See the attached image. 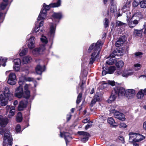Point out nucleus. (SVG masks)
<instances>
[{
	"instance_id": "69168bd1",
	"label": "nucleus",
	"mask_w": 146,
	"mask_h": 146,
	"mask_svg": "<svg viewBox=\"0 0 146 146\" xmlns=\"http://www.w3.org/2000/svg\"><path fill=\"white\" fill-rule=\"evenodd\" d=\"M94 98L95 99H96L97 101H98L100 100V97L97 94H96V95L94 96Z\"/></svg>"
},
{
	"instance_id": "5701e85b",
	"label": "nucleus",
	"mask_w": 146,
	"mask_h": 146,
	"mask_svg": "<svg viewBox=\"0 0 146 146\" xmlns=\"http://www.w3.org/2000/svg\"><path fill=\"white\" fill-rule=\"evenodd\" d=\"M146 94V88L144 89H141L137 94V97L139 99L142 98Z\"/></svg>"
},
{
	"instance_id": "338daca9",
	"label": "nucleus",
	"mask_w": 146,
	"mask_h": 146,
	"mask_svg": "<svg viewBox=\"0 0 146 146\" xmlns=\"http://www.w3.org/2000/svg\"><path fill=\"white\" fill-rule=\"evenodd\" d=\"M89 121V119L88 118L85 119L82 121V122L84 123H87Z\"/></svg>"
},
{
	"instance_id": "4468645a",
	"label": "nucleus",
	"mask_w": 146,
	"mask_h": 146,
	"mask_svg": "<svg viewBox=\"0 0 146 146\" xmlns=\"http://www.w3.org/2000/svg\"><path fill=\"white\" fill-rule=\"evenodd\" d=\"M135 90L133 89H128L126 90L125 96L128 99H132L135 96Z\"/></svg>"
},
{
	"instance_id": "5fc2aeb1",
	"label": "nucleus",
	"mask_w": 146,
	"mask_h": 146,
	"mask_svg": "<svg viewBox=\"0 0 146 146\" xmlns=\"http://www.w3.org/2000/svg\"><path fill=\"white\" fill-rule=\"evenodd\" d=\"M13 68L16 72L18 71L20 69V65H14L13 67Z\"/></svg>"
},
{
	"instance_id": "79ce46f5",
	"label": "nucleus",
	"mask_w": 146,
	"mask_h": 146,
	"mask_svg": "<svg viewBox=\"0 0 146 146\" xmlns=\"http://www.w3.org/2000/svg\"><path fill=\"white\" fill-rule=\"evenodd\" d=\"M141 67V65L139 63L135 64L134 65V68L135 70H139Z\"/></svg>"
},
{
	"instance_id": "9b49d317",
	"label": "nucleus",
	"mask_w": 146,
	"mask_h": 146,
	"mask_svg": "<svg viewBox=\"0 0 146 146\" xmlns=\"http://www.w3.org/2000/svg\"><path fill=\"white\" fill-rule=\"evenodd\" d=\"M16 76L15 73L11 72L9 75L8 83L11 85H15L17 81Z\"/></svg>"
},
{
	"instance_id": "0e129e2a",
	"label": "nucleus",
	"mask_w": 146,
	"mask_h": 146,
	"mask_svg": "<svg viewBox=\"0 0 146 146\" xmlns=\"http://www.w3.org/2000/svg\"><path fill=\"white\" fill-rule=\"evenodd\" d=\"M25 80L26 81L31 82L33 80V78L29 77H25Z\"/></svg>"
},
{
	"instance_id": "c85d7f7f",
	"label": "nucleus",
	"mask_w": 146,
	"mask_h": 146,
	"mask_svg": "<svg viewBox=\"0 0 146 146\" xmlns=\"http://www.w3.org/2000/svg\"><path fill=\"white\" fill-rule=\"evenodd\" d=\"M145 137L142 135L136 133V142H139L144 139Z\"/></svg>"
},
{
	"instance_id": "603ef678",
	"label": "nucleus",
	"mask_w": 146,
	"mask_h": 146,
	"mask_svg": "<svg viewBox=\"0 0 146 146\" xmlns=\"http://www.w3.org/2000/svg\"><path fill=\"white\" fill-rule=\"evenodd\" d=\"M15 130L18 133H19L21 131V126L19 124H18L16 126Z\"/></svg>"
},
{
	"instance_id": "6e6d98bb",
	"label": "nucleus",
	"mask_w": 146,
	"mask_h": 146,
	"mask_svg": "<svg viewBox=\"0 0 146 146\" xmlns=\"http://www.w3.org/2000/svg\"><path fill=\"white\" fill-rule=\"evenodd\" d=\"M107 83L109 84L112 86H113L115 85V82L113 81L108 80Z\"/></svg>"
},
{
	"instance_id": "f704fd0d",
	"label": "nucleus",
	"mask_w": 146,
	"mask_h": 146,
	"mask_svg": "<svg viewBox=\"0 0 146 146\" xmlns=\"http://www.w3.org/2000/svg\"><path fill=\"white\" fill-rule=\"evenodd\" d=\"M28 51V49L27 48H23L20 50L19 51V55L21 56H23L25 55Z\"/></svg>"
},
{
	"instance_id": "cd10ccee",
	"label": "nucleus",
	"mask_w": 146,
	"mask_h": 146,
	"mask_svg": "<svg viewBox=\"0 0 146 146\" xmlns=\"http://www.w3.org/2000/svg\"><path fill=\"white\" fill-rule=\"evenodd\" d=\"M32 59L31 57L30 56H25L23 58L22 63L23 64H27L31 62Z\"/></svg>"
},
{
	"instance_id": "2f4dec72",
	"label": "nucleus",
	"mask_w": 146,
	"mask_h": 146,
	"mask_svg": "<svg viewBox=\"0 0 146 146\" xmlns=\"http://www.w3.org/2000/svg\"><path fill=\"white\" fill-rule=\"evenodd\" d=\"M133 17H136L135 19H137L139 21L140 20L143 18V15L141 12H137L134 14Z\"/></svg>"
},
{
	"instance_id": "0eeeda50",
	"label": "nucleus",
	"mask_w": 146,
	"mask_h": 146,
	"mask_svg": "<svg viewBox=\"0 0 146 146\" xmlns=\"http://www.w3.org/2000/svg\"><path fill=\"white\" fill-rule=\"evenodd\" d=\"M110 112L111 113H113L114 116L119 120L123 121L125 120V115L123 113L116 111L115 109H112L110 110Z\"/></svg>"
},
{
	"instance_id": "2eb2a0df",
	"label": "nucleus",
	"mask_w": 146,
	"mask_h": 146,
	"mask_svg": "<svg viewBox=\"0 0 146 146\" xmlns=\"http://www.w3.org/2000/svg\"><path fill=\"white\" fill-rule=\"evenodd\" d=\"M115 70V68L114 66H111L107 68H103V70L102 71V75L104 76L107 74H112Z\"/></svg>"
},
{
	"instance_id": "f257e3e1",
	"label": "nucleus",
	"mask_w": 146,
	"mask_h": 146,
	"mask_svg": "<svg viewBox=\"0 0 146 146\" xmlns=\"http://www.w3.org/2000/svg\"><path fill=\"white\" fill-rule=\"evenodd\" d=\"M8 122V119L7 118H3L2 115H0V134L3 135L4 145L8 144L7 146H12L13 143V138L10 132L6 130L5 127Z\"/></svg>"
},
{
	"instance_id": "393cba45",
	"label": "nucleus",
	"mask_w": 146,
	"mask_h": 146,
	"mask_svg": "<svg viewBox=\"0 0 146 146\" xmlns=\"http://www.w3.org/2000/svg\"><path fill=\"white\" fill-rule=\"evenodd\" d=\"M45 70L44 66H41L39 65H38L36 68V71L37 74H41L42 72Z\"/></svg>"
},
{
	"instance_id": "4d7b16f0",
	"label": "nucleus",
	"mask_w": 146,
	"mask_h": 146,
	"mask_svg": "<svg viewBox=\"0 0 146 146\" xmlns=\"http://www.w3.org/2000/svg\"><path fill=\"white\" fill-rule=\"evenodd\" d=\"M119 126L120 128L123 127L125 128L126 127L127 125L125 123H121L119 124Z\"/></svg>"
},
{
	"instance_id": "1a4fd4ad",
	"label": "nucleus",
	"mask_w": 146,
	"mask_h": 146,
	"mask_svg": "<svg viewBox=\"0 0 146 146\" xmlns=\"http://www.w3.org/2000/svg\"><path fill=\"white\" fill-rule=\"evenodd\" d=\"M56 3H54L50 4L49 5H46L45 3H44L43 7L41 10H45L46 12L51 7H57L60 5L61 3L60 0H57Z\"/></svg>"
},
{
	"instance_id": "473e14b6",
	"label": "nucleus",
	"mask_w": 146,
	"mask_h": 146,
	"mask_svg": "<svg viewBox=\"0 0 146 146\" xmlns=\"http://www.w3.org/2000/svg\"><path fill=\"white\" fill-rule=\"evenodd\" d=\"M124 62L122 60H120L117 62L115 64V65L118 69H122L121 68L124 65Z\"/></svg>"
},
{
	"instance_id": "09e8293b",
	"label": "nucleus",
	"mask_w": 146,
	"mask_h": 146,
	"mask_svg": "<svg viewBox=\"0 0 146 146\" xmlns=\"http://www.w3.org/2000/svg\"><path fill=\"white\" fill-rule=\"evenodd\" d=\"M143 54L141 52H137L135 53V57L137 58H141Z\"/></svg>"
},
{
	"instance_id": "f03ea898",
	"label": "nucleus",
	"mask_w": 146,
	"mask_h": 146,
	"mask_svg": "<svg viewBox=\"0 0 146 146\" xmlns=\"http://www.w3.org/2000/svg\"><path fill=\"white\" fill-rule=\"evenodd\" d=\"M102 45L101 41L98 40L96 43H93L89 47L88 52V53H92L89 59V65H92L94 61L99 59V54Z\"/></svg>"
},
{
	"instance_id": "aec40b11",
	"label": "nucleus",
	"mask_w": 146,
	"mask_h": 146,
	"mask_svg": "<svg viewBox=\"0 0 146 146\" xmlns=\"http://www.w3.org/2000/svg\"><path fill=\"white\" fill-rule=\"evenodd\" d=\"M47 13L45 10H41L37 19V21L43 20L46 19Z\"/></svg>"
},
{
	"instance_id": "ddd939ff",
	"label": "nucleus",
	"mask_w": 146,
	"mask_h": 146,
	"mask_svg": "<svg viewBox=\"0 0 146 146\" xmlns=\"http://www.w3.org/2000/svg\"><path fill=\"white\" fill-rule=\"evenodd\" d=\"M60 135L61 137H64L67 145L68 143L72 139L71 135L68 133L64 132L62 133L60 132Z\"/></svg>"
},
{
	"instance_id": "39448f33",
	"label": "nucleus",
	"mask_w": 146,
	"mask_h": 146,
	"mask_svg": "<svg viewBox=\"0 0 146 146\" xmlns=\"http://www.w3.org/2000/svg\"><path fill=\"white\" fill-rule=\"evenodd\" d=\"M133 74V71L131 69H125L123 71L122 69H118L116 70L115 74L117 75L121 74L123 77L127 78L131 76Z\"/></svg>"
},
{
	"instance_id": "20e7f679",
	"label": "nucleus",
	"mask_w": 146,
	"mask_h": 146,
	"mask_svg": "<svg viewBox=\"0 0 146 146\" xmlns=\"http://www.w3.org/2000/svg\"><path fill=\"white\" fill-rule=\"evenodd\" d=\"M15 96L18 98H23L27 99L29 98L24 91H23L22 86H19L16 88Z\"/></svg>"
},
{
	"instance_id": "a211bd4d",
	"label": "nucleus",
	"mask_w": 146,
	"mask_h": 146,
	"mask_svg": "<svg viewBox=\"0 0 146 146\" xmlns=\"http://www.w3.org/2000/svg\"><path fill=\"white\" fill-rule=\"evenodd\" d=\"M62 16L61 13H54L52 15V21L54 22H58L59 20L62 18Z\"/></svg>"
},
{
	"instance_id": "a19ab883",
	"label": "nucleus",
	"mask_w": 146,
	"mask_h": 146,
	"mask_svg": "<svg viewBox=\"0 0 146 146\" xmlns=\"http://www.w3.org/2000/svg\"><path fill=\"white\" fill-rule=\"evenodd\" d=\"M7 58L4 57L0 56V62H4L2 64V66L4 67L6 65V62H7Z\"/></svg>"
},
{
	"instance_id": "f3484780",
	"label": "nucleus",
	"mask_w": 146,
	"mask_h": 146,
	"mask_svg": "<svg viewBox=\"0 0 146 146\" xmlns=\"http://www.w3.org/2000/svg\"><path fill=\"white\" fill-rule=\"evenodd\" d=\"M34 37L31 36L28 40V46L30 49H33L35 46V42Z\"/></svg>"
},
{
	"instance_id": "a878e982",
	"label": "nucleus",
	"mask_w": 146,
	"mask_h": 146,
	"mask_svg": "<svg viewBox=\"0 0 146 146\" xmlns=\"http://www.w3.org/2000/svg\"><path fill=\"white\" fill-rule=\"evenodd\" d=\"M27 102L26 101H21L18 106V110L19 111H22L26 107Z\"/></svg>"
},
{
	"instance_id": "72a5a7b5",
	"label": "nucleus",
	"mask_w": 146,
	"mask_h": 146,
	"mask_svg": "<svg viewBox=\"0 0 146 146\" xmlns=\"http://www.w3.org/2000/svg\"><path fill=\"white\" fill-rule=\"evenodd\" d=\"M86 77H84L83 78V80L82 81L81 83L80 84V88L82 89V91L83 90L85 87L86 80Z\"/></svg>"
},
{
	"instance_id": "58836bf2",
	"label": "nucleus",
	"mask_w": 146,
	"mask_h": 146,
	"mask_svg": "<svg viewBox=\"0 0 146 146\" xmlns=\"http://www.w3.org/2000/svg\"><path fill=\"white\" fill-rule=\"evenodd\" d=\"M108 122L111 125H112L113 126H115L114 124H115L114 120L112 117H109L108 119Z\"/></svg>"
},
{
	"instance_id": "7ed1b4c3",
	"label": "nucleus",
	"mask_w": 146,
	"mask_h": 146,
	"mask_svg": "<svg viewBox=\"0 0 146 146\" xmlns=\"http://www.w3.org/2000/svg\"><path fill=\"white\" fill-rule=\"evenodd\" d=\"M13 94L9 93L7 87H0V104L2 106H6L7 104V100H11L13 99Z\"/></svg>"
},
{
	"instance_id": "423d86ee",
	"label": "nucleus",
	"mask_w": 146,
	"mask_h": 146,
	"mask_svg": "<svg viewBox=\"0 0 146 146\" xmlns=\"http://www.w3.org/2000/svg\"><path fill=\"white\" fill-rule=\"evenodd\" d=\"M56 27V24L55 23H51L50 25V30L48 33V35L50 37L51 39L49 42L51 45L53 44L52 39L54 36Z\"/></svg>"
},
{
	"instance_id": "6e6552de",
	"label": "nucleus",
	"mask_w": 146,
	"mask_h": 146,
	"mask_svg": "<svg viewBox=\"0 0 146 146\" xmlns=\"http://www.w3.org/2000/svg\"><path fill=\"white\" fill-rule=\"evenodd\" d=\"M44 21L42 20L41 21L39 22L37 21L35 23V27L33 29V33H37L39 32L40 35L43 33V30L42 29L40 30L39 28L42 27L44 24Z\"/></svg>"
},
{
	"instance_id": "dca6fc26",
	"label": "nucleus",
	"mask_w": 146,
	"mask_h": 146,
	"mask_svg": "<svg viewBox=\"0 0 146 146\" xmlns=\"http://www.w3.org/2000/svg\"><path fill=\"white\" fill-rule=\"evenodd\" d=\"M6 109L7 113L8 111L9 110V113L8 114V117L9 118H12L15 114V107L12 106L10 107L9 106H7L6 107Z\"/></svg>"
},
{
	"instance_id": "e433bc0d",
	"label": "nucleus",
	"mask_w": 146,
	"mask_h": 146,
	"mask_svg": "<svg viewBox=\"0 0 146 146\" xmlns=\"http://www.w3.org/2000/svg\"><path fill=\"white\" fill-rule=\"evenodd\" d=\"M22 115L21 112H19L18 113L16 118V120L18 122H21L22 120Z\"/></svg>"
},
{
	"instance_id": "4c0bfd02",
	"label": "nucleus",
	"mask_w": 146,
	"mask_h": 146,
	"mask_svg": "<svg viewBox=\"0 0 146 146\" xmlns=\"http://www.w3.org/2000/svg\"><path fill=\"white\" fill-rule=\"evenodd\" d=\"M140 7L142 8H146V0H142L139 3Z\"/></svg>"
},
{
	"instance_id": "b1692460",
	"label": "nucleus",
	"mask_w": 146,
	"mask_h": 146,
	"mask_svg": "<svg viewBox=\"0 0 146 146\" xmlns=\"http://www.w3.org/2000/svg\"><path fill=\"white\" fill-rule=\"evenodd\" d=\"M40 40L42 43L40 46H42V47L44 46L45 47L47 44L48 43V41L46 37L44 35L42 34L41 37L40 38Z\"/></svg>"
},
{
	"instance_id": "3c124183",
	"label": "nucleus",
	"mask_w": 146,
	"mask_h": 146,
	"mask_svg": "<svg viewBox=\"0 0 146 146\" xmlns=\"http://www.w3.org/2000/svg\"><path fill=\"white\" fill-rule=\"evenodd\" d=\"M116 25L117 26H121L122 25H126V23H123L119 21H118L116 22Z\"/></svg>"
},
{
	"instance_id": "412c9836",
	"label": "nucleus",
	"mask_w": 146,
	"mask_h": 146,
	"mask_svg": "<svg viewBox=\"0 0 146 146\" xmlns=\"http://www.w3.org/2000/svg\"><path fill=\"white\" fill-rule=\"evenodd\" d=\"M126 39V38L123 36L119 38L116 42L115 46L117 47H119L122 45L124 42H125Z\"/></svg>"
},
{
	"instance_id": "c756f323",
	"label": "nucleus",
	"mask_w": 146,
	"mask_h": 146,
	"mask_svg": "<svg viewBox=\"0 0 146 146\" xmlns=\"http://www.w3.org/2000/svg\"><path fill=\"white\" fill-rule=\"evenodd\" d=\"M30 86V84H26L24 86V91L29 98L31 96L30 92L29 89Z\"/></svg>"
},
{
	"instance_id": "7c9ffc66",
	"label": "nucleus",
	"mask_w": 146,
	"mask_h": 146,
	"mask_svg": "<svg viewBox=\"0 0 146 146\" xmlns=\"http://www.w3.org/2000/svg\"><path fill=\"white\" fill-rule=\"evenodd\" d=\"M116 61L115 58L110 57L109 59L106 62V63L108 65H111L114 64Z\"/></svg>"
},
{
	"instance_id": "8fccbe9b",
	"label": "nucleus",
	"mask_w": 146,
	"mask_h": 146,
	"mask_svg": "<svg viewBox=\"0 0 146 146\" xmlns=\"http://www.w3.org/2000/svg\"><path fill=\"white\" fill-rule=\"evenodd\" d=\"M117 55V52H116L115 50H114L112 52V53L111 54L110 56V57L113 58H115V56Z\"/></svg>"
},
{
	"instance_id": "f8f14e48",
	"label": "nucleus",
	"mask_w": 146,
	"mask_h": 146,
	"mask_svg": "<svg viewBox=\"0 0 146 146\" xmlns=\"http://www.w3.org/2000/svg\"><path fill=\"white\" fill-rule=\"evenodd\" d=\"M114 92L117 94L119 96H125V92L126 90L123 88L115 87L114 88L113 90Z\"/></svg>"
},
{
	"instance_id": "37998d69",
	"label": "nucleus",
	"mask_w": 146,
	"mask_h": 146,
	"mask_svg": "<svg viewBox=\"0 0 146 146\" xmlns=\"http://www.w3.org/2000/svg\"><path fill=\"white\" fill-rule=\"evenodd\" d=\"M82 96V94L81 92L80 93L78 94L76 101V103L77 104H79L81 102Z\"/></svg>"
},
{
	"instance_id": "c9c22d12",
	"label": "nucleus",
	"mask_w": 146,
	"mask_h": 146,
	"mask_svg": "<svg viewBox=\"0 0 146 146\" xmlns=\"http://www.w3.org/2000/svg\"><path fill=\"white\" fill-rule=\"evenodd\" d=\"M26 81L25 77L22 76L19 78V86H22L23 83Z\"/></svg>"
},
{
	"instance_id": "bf43d9fd",
	"label": "nucleus",
	"mask_w": 146,
	"mask_h": 146,
	"mask_svg": "<svg viewBox=\"0 0 146 146\" xmlns=\"http://www.w3.org/2000/svg\"><path fill=\"white\" fill-rule=\"evenodd\" d=\"M139 3L138 1H134V2L133 3V5L134 7H136L139 4Z\"/></svg>"
},
{
	"instance_id": "a18cd8bd",
	"label": "nucleus",
	"mask_w": 146,
	"mask_h": 146,
	"mask_svg": "<svg viewBox=\"0 0 146 146\" xmlns=\"http://www.w3.org/2000/svg\"><path fill=\"white\" fill-rule=\"evenodd\" d=\"M13 62L15 65H19L21 63V60L19 58L15 59L13 60Z\"/></svg>"
},
{
	"instance_id": "864d4df0",
	"label": "nucleus",
	"mask_w": 146,
	"mask_h": 146,
	"mask_svg": "<svg viewBox=\"0 0 146 146\" xmlns=\"http://www.w3.org/2000/svg\"><path fill=\"white\" fill-rule=\"evenodd\" d=\"M141 31L140 30L135 29L134 30V33L137 36H139L141 34Z\"/></svg>"
},
{
	"instance_id": "774afa93",
	"label": "nucleus",
	"mask_w": 146,
	"mask_h": 146,
	"mask_svg": "<svg viewBox=\"0 0 146 146\" xmlns=\"http://www.w3.org/2000/svg\"><path fill=\"white\" fill-rule=\"evenodd\" d=\"M143 128L144 130H146V121L143 123Z\"/></svg>"
},
{
	"instance_id": "49530a36",
	"label": "nucleus",
	"mask_w": 146,
	"mask_h": 146,
	"mask_svg": "<svg viewBox=\"0 0 146 146\" xmlns=\"http://www.w3.org/2000/svg\"><path fill=\"white\" fill-rule=\"evenodd\" d=\"M129 6L127 4L125 5L122 7V10L123 11L125 12L129 10Z\"/></svg>"
},
{
	"instance_id": "4be33fe9",
	"label": "nucleus",
	"mask_w": 146,
	"mask_h": 146,
	"mask_svg": "<svg viewBox=\"0 0 146 146\" xmlns=\"http://www.w3.org/2000/svg\"><path fill=\"white\" fill-rule=\"evenodd\" d=\"M113 90L112 91L111 94L109 99L107 100V102L109 103H111L115 100L117 95L115 92Z\"/></svg>"
},
{
	"instance_id": "ea45409f",
	"label": "nucleus",
	"mask_w": 146,
	"mask_h": 146,
	"mask_svg": "<svg viewBox=\"0 0 146 146\" xmlns=\"http://www.w3.org/2000/svg\"><path fill=\"white\" fill-rule=\"evenodd\" d=\"M8 3L4 2H2L0 5V8L1 10L4 9L6 7L7 5H8Z\"/></svg>"
},
{
	"instance_id": "de8ad7c7",
	"label": "nucleus",
	"mask_w": 146,
	"mask_h": 146,
	"mask_svg": "<svg viewBox=\"0 0 146 146\" xmlns=\"http://www.w3.org/2000/svg\"><path fill=\"white\" fill-rule=\"evenodd\" d=\"M104 26L105 28L108 27L109 25V22L108 19L106 18L104 20Z\"/></svg>"
},
{
	"instance_id": "c03bdc74",
	"label": "nucleus",
	"mask_w": 146,
	"mask_h": 146,
	"mask_svg": "<svg viewBox=\"0 0 146 146\" xmlns=\"http://www.w3.org/2000/svg\"><path fill=\"white\" fill-rule=\"evenodd\" d=\"M78 133L80 135H83L84 137H88L89 136V134L86 132L79 131Z\"/></svg>"
},
{
	"instance_id": "6ab92c4d",
	"label": "nucleus",
	"mask_w": 146,
	"mask_h": 146,
	"mask_svg": "<svg viewBox=\"0 0 146 146\" xmlns=\"http://www.w3.org/2000/svg\"><path fill=\"white\" fill-rule=\"evenodd\" d=\"M127 21L129 27L132 28L135 27L139 22L137 19H135L133 20L132 18L129 21L128 19H127Z\"/></svg>"
},
{
	"instance_id": "e2e57ef3",
	"label": "nucleus",
	"mask_w": 146,
	"mask_h": 146,
	"mask_svg": "<svg viewBox=\"0 0 146 146\" xmlns=\"http://www.w3.org/2000/svg\"><path fill=\"white\" fill-rule=\"evenodd\" d=\"M88 139V137H83L81 139V141L84 142H85L86 141H87Z\"/></svg>"
},
{
	"instance_id": "680f3d73",
	"label": "nucleus",
	"mask_w": 146,
	"mask_h": 146,
	"mask_svg": "<svg viewBox=\"0 0 146 146\" xmlns=\"http://www.w3.org/2000/svg\"><path fill=\"white\" fill-rule=\"evenodd\" d=\"M119 139L121 141L122 143H125L124 139L123 137L120 136L119 137Z\"/></svg>"
},
{
	"instance_id": "9d476101",
	"label": "nucleus",
	"mask_w": 146,
	"mask_h": 146,
	"mask_svg": "<svg viewBox=\"0 0 146 146\" xmlns=\"http://www.w3.org/2000/svg\"><path fill=\"white\" fill-rule=\"evenodd\" d=\"M46 48L44 46L42 47L40 46L39 47L34 48L32 51V53L33 55L35 56H38L42 54Z\"/></svg>"
},
{
	"instance_id": "bb28decb",
	"label": "nucleus",
	"mask_w": 146,
	"mask_h": 146,
	"mask_svg": "<svg viewBox=\"0 0 146 146\" xmlns=\"http://www.w3.org/2000/svg\"><path fill=\"white\" fill-rule=\"evenodd\" d=\"M129 141L130 143L136 142V133L130 132L129 134Z\"/></svg>"
},
{
	"instance_id": "052dcab7",
	"label": "nucleus",
	"mask_w": 146,
	"mask_h": 146,
	"mask_svg": "<svg viewBox=\"0 0 146 146\" xmlns=\"http://www.w3.org/2000/svg\"><path fill=\"white\" fill-rule=\"evenodd\" d=\"M92 125V122H89L88 124L85 127V129H88L90 127H91Z\"/></svg>"
},
{
	"instance_id": "13d9d810",
	"label": "nucleus",
	"mask_w": 146,
	"mask_h": 146,
	"mask_svg": "<svg viewBox=\"0 0 146 146\" xmlns=\"http://www.w3.org/2000/svg\"><path fill=\"white\" fill-rule=\"evenodd\" d=\"M115 7L114 5H111L110 9V12L112 13H113L115 11Z\"/></svg>"
}]
</instances>
